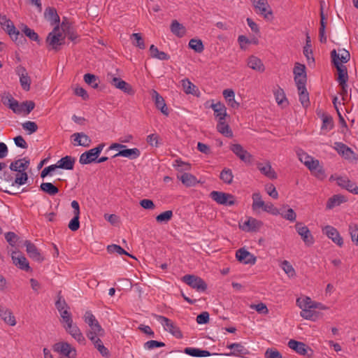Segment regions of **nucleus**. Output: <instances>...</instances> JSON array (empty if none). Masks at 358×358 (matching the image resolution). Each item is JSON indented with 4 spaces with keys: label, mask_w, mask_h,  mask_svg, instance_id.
I'll use <instances>...</instances> for the list:
<instances>
[{
    "label": "nucleus",
    "mask_w": 358,
    "mask_h": 358,
    "mask_svg": "<svg viewBox=\"0 0 358 358\" xmlns=\"http://www.w3.org/2000/svg\"><path fill=\"white\" fill-rule=\"evenodd\" d=\"M110 151H115L112 157H131L134 155L138 157L141 152L138 148L129 149L126 145L120 143H113L106 150V152L109 153Z\"/></svg>",
    "instance_id": "5"
},
{
    "label": "nucleus",
    "mask_w": 358,
    "mask_h": 358,
    "mask_svg": "<svg viewBox=\"0 0 358 358\" xmlns=\"http://www.w3.org/2000/svg\"><path fill=\"white\" fill-rule=\"evenodd\" d=\"M296 304L301 309H313L314 301L308 296L298 298L296 299Z\"/></svg>",
    "instance_id": "44"
},
{
    "label": "nucleus",
    "mask_w": 358,
    "mask_h": 358,
    "mask_svg": "<svg viewBox=\"0 0 358 358\" xmlns=\"http://www.w3.org/2000/svg\"><path fill=\"white\" fill-rule=\"evenodd\" d=\"M295 229L306 245L310 246L314 243V238L306 226L297 222Z\"/></svg>",
    "instance_id": "12"
},
{
    "label": "nucleus",
    "mask_w": 358,
    "mask_h": 358,
    "mask_svg": "<svg viewBox=\"0 0 358 358\" xmlns=\"http://www.w3.org/2000/svg\"><path fill=\"white\" fill-rule=\"evenodd\" d=\"M181 82L182 89L186 94H196V91L198 90L196 87L189 79H183Z\"/></svg>",
    "instance_id": "45"
},
{
    "label": "nucleus",
    "mask_w": 358,
    "mask_h": 358,
    "mask_svg": "<svg viewBox=\"0 0 358 358\" xmlns=\"http://www.w3.org/2000/svg\"><path fill=\"white\" fill-rule=\"evenodd\" d=\"M248 354V350L241 344L236 343L234 350L229 353L224 354L226 356H240Z\"/></svg>",
    "instance_id": "46"
},
{
    "label": "nucleus",
    "mask_w": 358,
    "mask_h": 358,
    "mask_svg": "<svg viewBox=\"0 0 358 358\" xmlns=\"http://www.w3.org/2000/svg\"><path fill=\"white\" fill-rule=\"evenodd\" d=\"M104 147L105 143H101L96 148L83 152L80 157H99Z\"/></svg>",
    "instance_id": "52"
},
{
    "label": "nucleus",
    "mask_w": 358,
    "mask_h": 358,
    "mask_svg": "<svg viewBox=\"0 0 358 358\" xmlns=\"http://www.w3.org/2000/svg\"><path fill=\"white\" fill-rule=\"evenodd\" d=\"M150 55L153 58H157L160 60H168L170 56L163 51H159L155 45H151L150 47Z\"/></svg>",
    "instance_id": "42"
},
{
    "label": "nucleus",
    "mask_w": 358,
    "mask_h": 358,
    "mask_svg": "<svg viewBox=\"0 0 358 358\" xmlns=\"http://www.w3.org/2000/svg\"><path fill=\"white\" fill-rule=\"evenodd\" d=\"M248 66L252 69L258 72H264L265 67L260 59L256 56H250L248 59Z\"/></svg>",
    "instance_id": "33"
},
{
    "label": "nucleus",
    "mask_w": 358,
    "mask_h": 358,
    "mask_svg": "<svg viewBox=\"0 0 358 358\" xmlns=\"http://www.w3.org/2000/svg\"><path fill=\"white\" fill-rule=\"evenodd\" d=\"M184 352L186 355L196 357H209L213 355L208 350L194 348H185L184 349ZM213 355H217V354L214 353Z\"/></svg>",
    "instance_id": "34"
},
{
    "label": "nucleus",
    "mask_w": 358,
    "mask_h": 358,
    "mask_svg": "<svg viewBox=\"0 0 358 358\" xmlns=\"http://www.w3.org/2000/svg\"><path fill=\"white\" fill-rule=\"evenodd\" d=\"M252 208L254 210L262 208L264 206V201L262 199V196L259 192H255L252 196Z\"/></svg>",
    "instance_id": "50"
},
{
    "label": "nucleus",
    "mask_w": 358,
    "mask_h": 358,
    "mask_svg": "<svg viewBox=\"0 0 358 358\" xmlns=\"http://www.w3.org/2000/svg\"><path fill=\"white\" fill-rule=\"evenodd\" d=\"M102 334H103V332L89 331L87 334V336L95 346L99 343H101V341L98 336H101Z\"/></svg>",
    "instance_id": "63"
},
{
    "label": "nucleus",
    "mask_w": 358,
    "mask_h": 358,
    "mask_svg": "<svg viewBox=\"0 0 358 358\" xmlns=\"http://www.w3.org/2000/svg\"><path fill=\"white\" fill-rule=\"evenodd\" d=\"M257 167L258 170L267 178L270 179H275L277 178V175L269 162L258 163Z\"/></svg>",
    "instance_id": "31"
},
{
    "label": "nucleus",
    "mask_w": 358,
    "mask_h": 358,
    "mask_svg": "<svg viewBox=\"0 0 358 358\" xmlns=\"http://www.w3.org/2000/svg\"><path fill=\"white\" fill-rule=\"evenodd\" d=\"M256 12L267 20H271L273 17L272 9L267 0H251Z\"/></svg>",
    "instance_id": "8"
},
{
    "label": "nucleus",
    "mask_w": 358,
    "mask_h": 358,
    "mask_svg": "<svg viewBox=\"0 0 358 358\" xmlns=\"http://www.w3.org/2000/svg\"><path fill=\"white\" fill-rule=\"evenodd\" d=\"M173 166L180 172L187 171L191 169V164L189 163L182 162L180 159L175 160Z\"/></svg>",
    "instance_id": "54"
},
{
    "label": "nucleus",
    "mask_w": 358,
    "mask_h": 358,
    "mask_svg": "<svg viewBox=\"0 0 358 358\" xmlns=\"http://www.w3.org/2000/svg\"><path fill=\"white\" fill-rule=\"evenodd\" d=\"M220 179L226 184H231L233 182L234 175L229 169L224 168L220 173Z\"/></svg>",
    "instance_id": "51"
},
{
    "label": "nucleus",
    "mask_w": 358,
    "mask_h": 358,
    "mask_svg": "<svg viewBox=\"0 0 358 358\" xmlns=\"http://www.w3.org/2000/svg\"><path fill=\"white\" fill-rule=\"evenodd\" d=\"M0 317L10 326L16 324V320L11 310L2 305L0 306Z\"/></svg>",
    "instance_id": "26"
},
{
    "label": "nucleus",
    "mask_w": 358,
    "mask_h": 358,
    "mask_svg": "<svg viewBox=\"0 0 358 358\" xmlns=\"http://www.w3.org/2000/svg\"><path fill=\"white\" fill-rule=\"evenodd\" d=\"M281 268L285 272V273L287 274L289 277H293L296 274L294 268L291 265V264L287 260H284L282 262Z\"/></svg>",
    "instance_id": "60"
},
{
    "label": "nucleus",
    "mask_w": 358,
    "mask_h": 358,
    "mask_svg": "<svg viewBox=\"0 0 358 358\" xmlns=\"http://www.w3.org/2000/svg\"><path fill=\"white\" fill-rule=\"evenodd\" d=\"M332 62L335 65L336 62L347 63L350 59V52L345 49H338V52L336 50L331 52Z\"/></svg>",
    "instance_id": "17"
},
{
    "label": "nucleus",
    "mask_w": 358,
    "mask_h": 358,
    "mask_svg": "<svg viewBox=\"0 0 358 358\" xmlns=\"http://www.w3.org/2000/svg\"><path fill=\"white\" fill-rule=\"evenodd\" d=\"M263 225V222L250 217L240 227L245 231H257Z\"/></svg>",
    "instance_id": "22"
},
{
    "label": "nucleus",
    "mask_w": 358,
    "mask_h": 358,
    "mask_svg": "<svg viewBox=\"0 0 358 358\" xmlns=\"http://www.w3.org/2000/svg\"><path fill=\"white\" fill-rule=\"evenodd\" d=\"M231 150L236 157H252V155L248 154L240 144L231 145Z\"/></svg>",
    "instance_id": "55"
},
{
    "label": "nucleus",
    "mask_w": 358,
    "mask_h": 358,
    "mask_svg": "<svg viewBox=\"0 0 358 358\" xmlns=\"http://www.w3.org/2000/svg\"><path fill=\"white\" fill-rule=\"evenodd\" d=\"M84 320L90 326L91 329L90 331L103 332V329L91 311L85 312Z\"/></svg>",
    "instance_id": "19"
},
{
    "label": "nucleus",
    "mask_w": 358,
    "mask_h": 358,
    "mask_svg": "<svg viewBox=\"0 0 358 358\" xmlns=\"http://www.w3.org/2000/svg\"><path fill=\"white\" fill-rule=\"evenodd\" d=\"M334 148L340 155L349 157L353 153L352 150L343 143L336 142Z\"/></svg>",
    "instance_id": "43"
},
{
    "label": "nucleus",
    "mask_w": 358,
    "mask_h": 358,
    "mask_svg": "<svg viewBox=\"0 0 358 358\" xmlns=\"http://www.w3.org/2000/svg\"><path fill=\"white\" fill-rule=\"evenodd\" d=\"M55 307L59 312H61L66 308H69V305L66 302L65 299L61 296V291L57 294V300L55 302Z\"/></svg>",
    "instance_id": "58"
},
{
    "label": "nucleus",
    "mask_w": 358,
    "mask_h": 358,
    "mask_svg": "<svg viewBox=\"0 0 358 358\" xmlns=\"http://www.w3.org/2000/svg\"><path fill=\"white\" fill-rule=\"evenodd\" d=\"M236 257L238 262L245 264L253 265L257 260L256 257L245 248L238 249L236 252Z\"/></svg>",
    "instance_id": "15"
},
{
    "label": "nucleus",
    "mask_w": 358,
    "mask_h": 358,
    "mask_svg": "<svg viewBox=\"0 0 358 358\" xmlns=\"http://www.w3.org/2000/svg\"><path fill=\"white\" fill-rule=\"evenodd\" d=\"M288 347L301 355H305L309 348L304 343L295 340H289Z\"/></svg>",
    "instance_id": "30"
},
{
    "label": "nucleus",
    "mask_w": 358,
    "mask_h": 358,
    "mask_svg": "<svg viewBox=\"0 0 358 358\" xmlns=\"http://www.w3.org/2000/svg\"><path fill=\"white\" fill-rule=\"evenodd\" d=\"M65 330L80 344L84 345L85 343V338L76 324L73 323L69 327H66Z\"/></svg>",
    "instance_id": "25"
},
{
    "label": "nucleus",
    "mask_w": 358,
    "mask_h": 358,
    "mask_svg": "<svg viewBox=\"0 0 358 358\" xmlns=\"http://www.w3.org/2000/svg\"><path fill=\"white\" fill-rule=\"evenodd\" d=\"M349 232L351 236L352 241L355 242L358 245V227L357 224H350L349 226Z\"/></svg>",
    "instance_id": "64"
},
{
    "label": "nucleus",
    "mask_w": 358,
    "mask_h": 358,
    "mask_svg": "<svg viewBox=\"0 0 358 358\" xmlns=\"http://www.w3.org/2000/svg\"><path fill=\"white\" fill-rule=\"evenodd\" d=\"M177 177L186 187H193L198 183L196 178L190 173H184L180 176H178Z\"/></svg>",
    "instance_id": "37"
},
{
    "label": "nucleus",
    "mask_w": 358,
    "mask_h": 358,
    "mask_svg": "<svg viewBox=\"0 0 358 358\" xmlns=\"http://www.w3.org/2000/svg\"><path fill=\"white\" fill-rule=\"evenodd\" d=\"M217 131L224 135L226 137H232L233 136V132L231 129H230V127L228 124L226 123L225 120L222 121H218V123L217 124Z\"/></svg>",
    "instance_id": "40"
},
{
    "label": "nucleus",
    "mask_w": 358,
    "mask_h": 358,
    "mask_svg": "<svg viewBox=\"0 0 358 358\" xmlns=\"http://www.w3.org/2000/svg\"><path fill=\"white\" fill-rule=\"evenodd\" d=\"M15 72L20 77V83L22 88L25 91H29L30 90L31 80L26 69L22 65H19L16 67Z\"/></svg>",
    "instance_id": "13"
},
{
    "label": "nucleus",
    "mask_w": 358,
    "mask_h": 358,
    "mask_svg": "<svg viewBox=\"0 0 358 358\" xmlns=\"http://www.w3.org/2000/svg\"><path fill=\"white\" fill-rule=\"evenodd\" d=\"M29 166V161L26 160V158H19L18 159L13 162L10 164V169L12 171L17 172L14 184L22 185L25 184L28 180V175L26 171Z\"/></svg>",
    "instance_id": "1"
},
{
    "label": "nucleus",
    "mask_w": 358,
    "mask_h": 358,
    "mask_svg": "<svg viewBox=\"0 0 358 358\" xmlns=\"http://www.w3.org/2000/svg\"><path fill=\"white\" fill-rule=\"evenodd\" d=\"M61 28L64 33L65 36L68 37L69 40L73 42H76V39L78 37L77 33H76L71 26V24L69 22L68 18L66 17H64L62 24Z\"/></svg>",
    "instance_id": "18"
},
{
    "label": "nucleus",
    "mask_w": 358,
    "mask_h": 358,
    "mask_svg": "<svg viewBox=\"0 0 358 358\" xmlns=\"http://www.w3.org/2000/svg\"><path fill=\"white\" fill-rule=\"evenodd\" d=\"M322 129L329 131L334 127V120L331 115L324 113L322 114Z\"/></svg>",
    "instance_id": "47"
},
{
    "label": "nucleus",
    "mask_w": 358,
    "mask_h": 358,
    "mask_svg": "<svg viewBox=\"0 0 358 358\" xmlns=\"http://www.w3.org/2000/svg\"><path fill=\"white\" fill-rule=\"evenodd\" d=\"M16 254L17 252H14L12 255V260L13 264L22 270L29 271L31 268L26 257L24 256L16 257Z\"/></svg>",
    "instance_id": "32"
},
{
    "label": "nucleus",
    "mask_w": 358,
    "mask_h": 358,
    "mask_svg": "<svg viewBox=\"0 0 358 358\" xmlns=\"http://www.w3.org/2000/svg\"><path fill=\"white\" fill-rule=\"evenodd\" d=\"M322 232L327 235L334 243L339 247L343 245V238L341 236L338 230L332 226L327 225L322 229Z\"/></svg>",
    "instance_id": "14"
},
{
    "label": "nucleus",
    "mask_w": 358,
    "mask_h": 358,
    "mask_svg": "<svg viewBox=\"0 0 358 358\" xmlns=\"http://www.w3.org/2000/svg\"><path fill=\"white\" fill-rule=\"evenodd\" d=\"M22 127L24 130L28 131L29 134H31L38 130L37 124L32 121H27L22 123Z\"/></svg>",
    "instance_id": "62"
},
{
    "label": "nucleus",
    "mask_w": 358,
    "mask_h": 358,
    "mask_svg": "<svg viewBox=\"0 0 358 358\" xmlns=\"http://www.w3.org/2000/svg\"><path fill=\"white\" fill-rule=\"evenodd\" d=\"M294 75V81L296 85H299V82L306 84V66L303 64L296 63L293 70Z\"/></svg>",
    "instance_id": "20"
},
{
    "label": "nucleus",
    "mask_w": 358,
    "mask_h": 358,
    "mask_svg": "<svg viewBox=\"0 0 358 358\" xmlns=\"http://www.w3.org/2000/svg\"><path fill=\"white\" fill-rule=\"evenodd\" d=\"M182 280L199 292H204L207 289L206 283L199 276L187 274L182 278Z\"/></svg>",
    "instance_id": "9"
},
{
    "label": "nucleus",
    "mask_w": 358,
    "mask_h": 358,
    "mask_svg": "<svg viewBox=\"0 0 358 358\" xmlns=\"http://www.w3.org/2000/svg\"><path fill=\"white\" fill-rule=\"evenodd\" d=\"M189 47L198 53L202 52L204 49L201 40L195 38H192L189 41Z\"/></svg>",
    "instance_id": "53"
},
{
    "label": "nucleus",
    "mask_w": 358,
    "mask_h": 358,
    "mask_svg": "<svg viewBox=\"0 0 358 358\" xmlns=\"http://www.w3.org/2000/svg\"><path fill=\"white\" fill-rule=\"evenodd\" d=\"M0 24L16 44H23L26 42L24 35L16 29L13 22L6 15L0 14Z\"/></svg>",
    "instance_id": "2"
},
{
    "label": "nucleus",
    "mask_w": 358,
    "mask_h": 358,
    "mask_svg": "<svg viewBox=\"0 0 358 358\" xmlns=\"http://www.w3.org/2000/svg\"><path fill=\"white\" fill-rule=\"evenodd\" d=\"M150 94L156 108L159 109L163 115L168 116L169 111L164 98L155 90L151 91Z\"/></svg>",
    "instance_id": "16"
},
{
    "label": "nucleus",
    "mask_w": 358,
    "mask_h": 358,
    "mask_svg": "<svg viewBox=\"0 0 358 358\" xmlns=\"http://www.w3.org/2000/svg\"><path fill=\"white\" fill-rule=\"evenodd\" d=\"M299 101L304 108H307L310 106L309 94L307 92L306 84L299 82V85H296Z\"/></svg>",
    "instance_id": "27"
},
{
    "label": "nucleus",
    "mask_w": 358,
    "mask_h": 358,
    "mask_svg": "<svg viewBox=\"0 0 358 358\" xmlns=\"http://www.w3.org/2000/svg\"><path fill=\"white\" fill-rule=\"evenodd\" d=\"M274 96L278 105L282 106V107L287 106L288 101L286 98L285 93L282 88L278 87L275 91H274Z\"/></svg>",
    "instance_id": "39"
},
{
    "label": "nucleus",
    "mask_w": 358,
    "mask_h": 358,
    "mask_svg": "<svg viewBox=\"0 0 358 358\" xmlns=\"http://www.w3.org/2000/svg\"><path fill=\"white\" fill-rule=\"evenodd\" d=\"M335 67L338 71V77L336 78L338 84H345L348 80V74L347 67L340 62H335Z\"/></svg>",
    "instance_id": "29"
},
{
    "label": "nucleus",
    "mask_w": 358,
    "mask_h": 358,
    "mask_svg": "<svg viewBox=\"0 0 358 358\" xmlns=\"http://www.w3.org/2000/svg\"><path fill=\"white\" fill-rule=\"evenodd\" d=\"M107 250L109 253H117L120 255H126L133 257L131 255L127 252L121 246L115 244L110 245L107 247Z\"/></svg>",
    "instance_id": "59"
},
{
    "label": "nucleus",
    "mask_w": 358,
    "mask_h": 358,
    "mask_svg": "<svg viewBox=\"0 0 358 358\" xmlns=\"http://www.w3.org/2000/svg\"><path fill=\"white\" fill-rule=\"evenodd\" d=\"M210 198L218 204L231 206L235 204L234 196L222 192L213 191L210 194Z\"/></svg>",
    "instance_id": "10"
},
{
    "label": "nucleus",
    "mask_w": 358,
    "mask_h": 358,
    "mask_svg": "<svg viewBox=\"0 0 358 358\" xmlns=\"http://www.w3.org/2000/svg\"><path fill=\"white\" fill-rule=\"evenodd\" d=\"M40 188L44 192L52 196L55 195L59 192V189L51 182H43L41 183Z\"/></svg>",
    "instance_id": "48"
},
{
    "label": "nucleus",
    "mask_w": 358,
    "mask_h": 358,
    "mask_svg": "<svg viewBox=\"0 0 358 358\" xmlns=\"http://www.w3.org/2000/svg\"><path fill=\"white\" fill-rule=\"evenodd\" d=\"M22 31L25 34V36L29 38V39L40 44L41 40L39 38V36L34 29L29 28L27 25H23Z\"/></svg>",
    "instance_id": "49"
},
{
    "label": "nucleus",
    "mask_w": 358,
    "mask_h": 358,
    "mask_svg": "<svg viewBox=\"0 0 358 358\" xmlns=\"http://www.w3.org/2000/svg\"><path fill=\"white\" fill-rule=\"evenodd\" d=\"M98 77L93 75V74H91V73H86L85 76H84V80L85 82L91 85L93 88L94 89H96L98 88L99 87V83H98Z\"/></svg>",
    "instance_id": "57"
},
{
    "label": "nucleus",
    "mask_w": 358,
    "mask_h": 358,
    "mask_svg": "<svg viewBox=\"0 0 358 358\" xmlns=\"http://www.w3.org/2000/svg\"><path fill=\"white\" fill-rule=\"evenodd\" d=\"M300 162L303 163L313 175L319 180H324L326 174L322 165L320 164L319 160L314 158H299Z\"/></svg>",
    "instance_id": "4"
},
{
    "label": "nucleus",
    "mask_w": 358,
    "mask_h": 358,
    "mask_svg": "<svg viewBox=\"0 0 358 358\" xmlns=\"http://www.w3.org/2000/svg\"><path fill=\"white\" fill-rule=\"evenodd\" d=\"M75 163V158H61L56 166L57 169H63L66 170H72Z\"/></svg>",
    "instance_id": "41"
},
{
    "label": "nucleus",
    "mask_w": 358,
    "mask_h": 358,
    "mask_svg": "<svg viewBox=\"0 0 358 358\" xmlns=\"http://www.w3.org/2000/svg\"><path fill=\"white\" fill-rule=\"evenodd\" d=\"M52 350L60 355L59 358H76L77 355L76 348L67 342L55 343Z\"/></svg>",
    "instance_id": "6"
},
{
    "label": "nucleus",
    "mask_w": 358,
    "mask_h": 358,
    "mask_svg": "<svg viewBox=\"0 0 358 358\" xmlns=\"http://www.w3.org/2000/svg\"><path fill=\"white\" fill-rule=\"evenodd\" d=\"M173 217L172 210H166L164 211L156 217V220L157 222H169Z\"/></svg>",
    "instance_id": "61"
},
{
    "label": "nucleus",
    "mask_w": 358,
    "mask_h": 358,
    "mask_svg": "<svg viewBox=\"0 0 358 358\" xmlns=\"http://www.w3.org/2000/svg\"><path fill=\"white\" fill-rule=\"evenodd\" d=\"M24 245L26 247V251L30 258L38 262H41L43 260V256L34 243L29 241H25Z\"/></svg>",
    "instance_id": "24"
},
{
    "label": "nucleus",
    "mask_w": 358,
    "mask_h": 358,
    "mask_svg": "<svg viewBox=\"0 0 358 358\" xmlns=\"http://www.w3.org/2000/svg\"><path fill=\"white\" fill-rule=\"evenodd\" d=\"M110 83L128 94H134V93L131 85L120 78L113 77Z\"/></svg>",
    "instance_id": "21"
},
{
    "label": "nucleus",
    "mask_w": 358,
    "mask_h": 358,
    "mask_svg": "<svg viewBox=\"0 0 358 358\" xmlns=\"http://www.w3.org/2000/svg\"><path fill=\"white\" fill-rule=\"evenodd\" d=\"M301 316L306 320H315L318 316V313L312 309H301Z\"/></svg>",
    "instance_id": "56"
},
{
    "label": "nucleus",
    "mask_w": 358,
    "mask_h": 358,
    "mask_svg": "<svg viewBox=\"0 0 358 358\" xmlns=\"http://www.w3.org/2000/svg\"><path fill=\"white\" fill-rule=\"evenodd\" d=\"M346 201V199L345 198L344 196L343 195H341V194H336V195H334L333 196L330 197L327 202V205H326V208L327 209H332L334 208H335L336 206H338L339 205H341L342 203H344Z\"/></svg>",
    "instance_id": "38"
},
{
    "label": "nucleus",
    "mask_w": 358,
    "mask_h": 358,
    "mask_svg": "<svg viewBox=\"0 0 358 358\" xmlns=\"http://www.w3.org/2000/svg\"><path fill=\"white\" fill-rule=\"evenodd\" d=\"M330 181L336 180L337 185L355 194H358V187L345 176H337L332 175L329 178Z\"/></svg>",
    "instance_id": "11"
},
{
    "label": "nucleus",
    "mask_w": 358,
    "mask_h": 358,
    "mask_svg": "<svg viewBox=\"0 0 358 358\" xmlns=\"http://www.w3.org/2000/svg\"><path fill=\"white\" fill-rule=\"evenodd\" d=\"M59 26L54 27L52 31L50 32L45 39L49 50H54L57 52L60 50V46L64 43V37L59 31Z\"/></svg>",
    "instance_id": "3"
},
{
    "label": "nucleus",
    "mask_w": 358,
    "mask_h": 358,
    "mask_svg": "<svg viewBox=\"0 0 358 358\" xmlns=\"http://www.w3.org/2000/svg\"><path fill=\"white\" fill-rule=\"evenodd\" d=\"M75 145H81L87 147L90 145L91 140L90 138L83 133H76L71 136Z\"/></svg>",
    "instance_id": "35"
},
{
    "label": "nucleus",
    "mask_w": 358,
    "mask_h": 358,
    "mask_svg": "<svg viewBox=\"0 0 358 358\" xmlns=\"http://www.w3.org/2000/svg\"><path fill=\"white\" fill-rule=\"evenodd\" d=\"M170 29L174 35L180 38L184 36L186 32L185 27L176 20L171 22Z\"/></svg>",
    "instance_id": "36"
},
{
    "label": "nucleus",
    "mask_w": 358,
    "mask_h": 358,
    "mask_svg": "<svg viewBox=\"0 0 358 358\" xmlns=\"http://www.w3.org/2000/svg\"><path fill=\"white\" fill-rule=\"evenodd\" d=\"M44 17L52 26H59L60 17L57 14V10L54 7H47L45 8L44 11Z\"/></svg>",
    "instance_id": "23"
},
{
    "label": "nucleus",
    "mask_w": 358,
    "mask_h": 358,
    "mask_svg": "<svg viewBox=\"0 0 358 358\" xmlns=\"http://www.w3.org/2000/svg\"><path fill=\"white\" fill-rule=\"evenodd\" d=\"M210 108L213 110L214 115L216 118L218 119V121L225 120V117L227 115V108L223 103L220 102L212 103Z\"/></svg>",
    "instance_id": "28"
},
{
    "label": "nucleus",
    "mask_w": 358,
    "mask_h": 358,
    "mask_svg": "<svg viewBox=\"0 0 358 358\" xmlns=\"http://www.w3.org/2000/svg\"><path fill=\"white\" fill-rule=\"evenodd\" d=\"M155 317L157 320L162 324L166 331L171 333L177 338H181L182 337V334L179 327H178L171 320L162 315H155Z\"/></svg>",
    "instance_id": "7"
}]
</instances>
